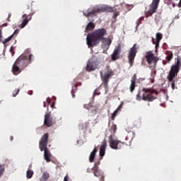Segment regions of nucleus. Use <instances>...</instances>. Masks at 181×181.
Returning a JSON list of instances; mask_svg holds the SVG:
<instances>
[{
	"instance_id": "1",
	"label": "nucleus",
	"mask_w": 181,
	"mask_h": 181,
	"mask_svg": "<svg viewBox=\"0 0 181 181\" xmlns=\"http://www.w3.org/2000/svg\"><path fill=\"white\" fill-rule=\"evenodd\" d=\"M107 35V30L105 28H99L86 37V43L89 47L97 46L100 42L104 39V36Z\"/></svg>"
},
{
	"instance_id": "2",
	"label": "nucleus",
	"mask_w": 181,
	"mask_h": 181,
	"mask_svg": "<svg viewBox=\"0 0 181 181\" xmlns=\"http://www.w3.org/2000/svg\"><path fill=\"white\" fill-rule=\"evenodd\" d=\"M181 67V57H177L175 58V64L171 66L170 70L168 73V76L167 77L168 81L172 82L171 88L173 90H175L176 86V80L174 78L177 76Z\"/></svg>"
},
{
	"instance_id": "3",
	"label": "nucleus",
	"mask_w": 181,
	"mask_h": 181,
	"mask_svg": "<svg viewBox=\"0 0 181 181\" xmlns=\"http://www.w3.org/2000/svg\"><path fill=\"white\" fill-rule=\"evenodd\" d=\"M104 12H114V8L110 6L97 5L92 8H88L86 12H83V16H86V18H90V16H97L98 13H103Z\"/></svg>"
},
{
	"instance_id": "4",
	"label": "nucleus",
	"mask_w": 181,
	"mask_h": 181,
	"mask_svg": "<svg viewBox=\"0 0 181 181\" xmlns=\"http://www.w3.org/2000/svg\"><path fill=\"white\" fill-rule=\"evenodd\" d=\"M47 144H49V134L45 133L41 137V139L39 142V148L41 152H43L44 151V158L46 162L49 163L52 160L50 159L52 158V153L47 148Z\"/></svg>"
},
{
	"instance_id": "5",
	"label": "nucleus",
	"mask_w": 181,
	"mask_h": 181,
	"mask_svg": "<svg viewBox=\"0 0 181 181\" xmlns=\"http://www.w3.org/2000/svg\"><path fill=\"white\" fill-rule=\"evenodd\" d=\"M103 73V71H100V78L105 87V93H108V83L110 81L109 80L110 77H112V76H114V71H112L110 65H106L104 69Z\"/></svg>"
},
{
	"instance_id": "6",
	"label": "nucleus",
	"mask_w": 181,
	"mask_h": 181,
	"mask_svg": "<svg viewBox=\"0 0 181 181\" xmlns=\"http://www.w3.org/2000/svg\"><path fill=\"white\" fill-rule=\"evenodd\" d=\"M141 91L143 92L142 94V100L143 101H148V103H152L154 100H156V97L153 95H158L159 93L158 90L152 88H143Z\"/></svg>"
},
{
	"instance_id": "7",
	"label": "nucleus",
	"mask_w": 181,
	"mask_h": 181,
	"mask_svg": "<svg viewBox=\"0 0 181 181\" xmlns=\"http://www.w3.org/2000/svg\"><path fill=\"white\" fill-rule=\"evenodd\" d=\"M109 145L111 148V149H122L124 145L126 144L124 142H122L118 139H114V136L111 134L109 136Z\"/></svg>"
},
{
	"instance_id": "8",
	"label": "nucleus",
	"mask_w": 181,
	"mask_h": 181,
	"mask_svg": "<svg viewBox=\"0 0 181 181\" xmlns=\"http://www.w3.org/2000/svg\"><path fill=\"white\" fill-rule=\"evenodd\" d=\"M136 53H138V47L136 44H134L133 47L130 48L127 54V59L130 67L134 66V62L135 60V57H136Z\"/></svg>"
},
{
	"instance_id": "9",
	"label": "nucleus",
	"mask_w": 181,
	"mask_h": 181,
	"mask_svg": "<svg viewBox=\"0 0 181 181\" xmlns=\"http://www.w3.org/2000/svg\"><path fill=\"white\" fill-rule=\"evenodd\" d=\"M98 64H100L98 59L95 57H92V58L88 61L86 64V71H94V70H97Z\"/></svg>"
},
{
	"instance_id": "10",
	"label": "nucleus",
	"mask_w": 181,
	"mask_h": 181,
	"mask_svg": "<svg viewBox=\"0 0 181 181\" xmlns=\"http://www.w3.org/2000/svg\"><path fill=\"white\" fill-rule=\"evenodd\" d=\"M145 59L148 64H156L158 63V57H155V54L152 51H148L146 52Z\"/></svg>"
},
{
	"instance_id": "11",
	"label": "nucleus",
	"mask_w": 181,
	"mask_h": 181,
	"mask_svg": "<svg viewBox=\"0 0 181 181\" xmlns=\"http://www.w3.org/2000/svg\"><path fill=\"white\" fill-rule=\"evenodd\" d=\"M15 63L18 64L19 67L24 69V67H27L28 64H29V59H28V56L21 55L17 59Z\"/></svg>"
},
{
	"instance_id": "12",
	"label": "nucleus",
	"mask_w": 181,
	"mask_h": 181,
	"mask_svg": "<svg viewBox=\"0 0 181 181\" xmlns=\"http://www.w3.org/2000/svg\"><path fill=\"white\" fill-rule=\"evenodd\" d=\"M56 124V120H54L53 119V117H52V116L50 115V112L46 113L45 115V119H44V125H45V127H53V125Z\"/></svg>"
},
{
	"instance_id": "13",
	"label": "nucleus",
	"mask_w": 181,
	"mask_h": 181,
	"mask_svg": "<svg viewBox=\"0 0 181 181\" xmlns=\"http://www.w3.org/2000/svg\"><path fill=\"white\" fill-rule=\"evenodd\" d=\"M159 2H160V0H153L152 3L149 5V9L148 11L149 16H152V14L156 12V9L159 6Z\"/></svg>"
},
{
	"instance_id": "14",
	"label": "nucleus",
	"mask_w": 181,
	"mask_h": 181,
	"mask_svg": "<svg viewBox=\"0 0 181 181\" xmlns=\"http://www.w3.org/2000/svg\"><path fill=\"white\" fill-rule=\"evenodd\" d=\"M121 45H119L115 47V49L113 51V53L111 55V59L112 62H115V60H118L119 59V54H121Z\"/></svg>"
},
{
	"instance_id": "15",
	"label": "nucleus",
	"mask_w": 181,
	"mask_h": 181,
	"mask_svg": "<svg viewBox=\"0 0 181 181\" xmlns=\"http://www.w3.org/2000/svg\"><path fill=\"white\" fill-rule=\"evenodd\" d=\"M33 16V13H30V14H23V22L21 24V28L23 29V28H25V26H26V25H28V23H29V21H30L32 19V16Z\"/></svg>"
},
{
	"instance_id": "16",
	"label": "nucleus",
	"mask_w": 181,
	"mask_h": 181,
	"mask_svg": "<svg viewBox=\"0 0 181 181\" xmlns=\"http://www.w3.org/2000/svg\"><path fill=\"white\" fill-rule=\"evenodd\" d=\"M112 41L110 38H104L102 40V47L103 49H106V50H108L110 49V46L111 45V43Z\"/></svg>"
},
{
	"instance_id": "17",
	"label": "nucleus",
	"mask_w": 181,
	"mask_h": 181,
	"mask_svg": "<svg viewBox=\"0 0 181 181\" xmlns=\"http://www.w3.org/2000/svg\"><path fill=\"white\" fill-rule=\"evenodd\" d=\"M107 148V140L104 139L102 142V145L100 147V156L103 158L105 155V149Z\"/></svg>"
},
{
	"instance_id": "18",
	"label": "nucleus",
	"mask_w": 181,
	"mask_h": 181,
	"mask_svg": "<svg viewBox=\"0 0 181 181\" xmlns=\"http://www.w3.org/2000/svg\"><path fill=\"white\" fill-rule=\"evenodd\" d=\"M92 170L95 177H100V176H103V173H101L100 170H98V165H97V163H95L94 166L92 168Z\"/></svg>"
},
{
	"instance_id": "19",
	"label": "nucleus",
	"mask_w": 181,
	"mask_h": 181,
	"mask_svg": "<svg viewBox=\"0 0 181 181\" xmlns=\"http://www.w3.org/2000/svg\"><path fill=\"white\" fill-rule=\"evenodd\" d=\"M136 75L134 74L131 80V85L129 87V90L131 93H134V90H135V87H136Z\"/></svg>"
},
{
	"instance_id": "20",
	"label": "nucleus",
	"mask_w": 181,
	"mask_h": 181,
	"mask_svg": "<svg viewBox=\"0 0 181 181\" xmlns=\"http://www.w3.org/2000/svg\"><path fill=\"white\" fill-rule=\"evenodd\" d=\"M19 65L16 64V62L14 63V64L12 66V72L14 74V76H18L21 73V68H19Z\"/></svg>"
},
{
	"instance_id": "21",
	"label": "nucleus",
	"mask_w": 181,
	"mask_h": 181,
	"mask_svg": "<svg viewBox=\"0 0 181 181\" xmlns=\"http://www.w3.org/2000/svg\"><path fill=\"white\" fill-rule=\"evenodd\" d=\"M97 147H95L93 151L90 153L89 156V162L93 163L94 162V159H95V154L97 153Z\"/></svg>"
},
{
	"instance_id": "22",
	"label": "nucleus",
	"mask_w": 181,
	"mask_h": 181,
	"mask_svg": "<svg viewBox=\"0 0 181 181\" xmlns=\"http://www.w3.org/2000/svg\"><path fill=\"white\" fill-rule=\"evenodd\" d=\"M18 33L19 32L18 31V30H16L14 31V33L11 36H9L8 38L5 39L4 40L1 41L3 45L8 43V42H11V40H12V38L13 37V36H15V35H18Z\"/></svg>"
},
{
	"instance_id": "23",
	"label": "nucleus",
	"mask_w": 181,
	"mask_h": 181,
	"mask_svg": "<svg viewBox=\"0 0 181 181\" xmlns=\"http://www.w3.org/2000/svg\"><path fill=\"white\" fill-rule=\"evenodd\" d=\"M78 86H81V83H77L75 86H72V89L71 90L72 98H74L76 97V93H77V87Z\"/></svg>"
},
{
	"instance_id": "24",
	"label": "nucleus",
	"mask_w": 181,
	"mask_h": 181,
	"mask_svg": "<svg viewBox=\"0 0 181 181\" xmlns=\"http://www.w3.org/2000/svg\"><path fill=\"white\" fill-rule=\"evenodd\" d=\"M49 177H50V174L47 172H44L40 178V181H47L49 180Z\"/></svg>"
},
{
	"instance_id": "25",
	"label": "nucleus",
	"mask_w": 181,
	"mask_h": 181,
	"mask_svg": "<svg viewBox=\"0 0 181 181\" xmlns=\"http://www.w3.org/2000/svg\"><path fill=\"white\" fill-rule=\"evenodd\" d=\"M94 28H95V25L93 22H90L86 25L85 32H90V30H93Z\"/></svg>"
},
{
	"instance_id": "26",
	"label": "nucleus",
	"mask_w": 181,
	"mask_h": 181,
	"mask_svg": "<svg viewBox=\"0 0 181 181\" xmlns=\"http://www.w3.org/2000/svg\"><path fill=\"white\" fill-rule=\"evenodd\" d=\"M165 54H167L166 60L168 62V63L173 59V52L172 51H167Z\"/></svg>"
},
{
	"instance_id": "27",
	"label": "nucleus",
	"mask_w": 181,
	"mask_h": 181,
	"mask_svg": "<svg viewBox=\"0 0 181 181\" xmlns=\"http://www.w3.org/2000/svg\"><path fill=\"white\" fill-rule=\"evenodd\" d=\"M162 37H163L162 34L160 33H157L156 35V39L153 38L152 40L154 42H160V40H162Z\"/></svg>"
},
{
	"instance_id": "28",
	"label": "nucleus",
	"mask_w": 181,
	"mask_h": 181,
	"mask_svg": "<svg viewBox=\"0 0 181 181\" xmlns=\"http://www.w3.org/2000/svg\"><path fill=\"white\" fill-rule=\"evenodd\" d=\"M33 177V170H28L26 172V177L27 179H32Z\"/></svg>"
},
{
	"instance_id": "29",
	"label": "nucleus",
	"mask_w": 181,
	"mask_h": 181,
	"mask_svg": "<svg viewBox=\"0 0 181 181\" xmlns=\"http://www.w3.org/2000/svg\"><path fill=\"white\" fill-rule=\"evenodd\" d=\"M153 42V45H156V52H158V48L159 47V43H160V42H158V41H153L152 40Z\"/></svg>"
},
{
	"instance_id": "30",
	"label": "nucleus",
	"mask_w": 181,
	"mask_h": 181,
	"mask_svg": "<svg viewBox=\"0 0 181 181\" xmlns=\"http://www.w3.org/2000/svg\"><path fill=\"white\" fill-rule=\"evenodd\" d=\"M4 172H5V167H4V165H0V177H2Z\"/></svg>"
},
{
	"instance_id": "31",
	"label": "nucleus",
	"mask_w": 181,
	"mask_h": 181,
	"mask_svg": "<svg viewBox=\"0 0 181 181\" xmlns=\"http://www.w3.org/2000/svg\"><path fill=\"white\" fill-rule=\"evenodd\" d=\"M112 134H115L117 132V124H112L111 127Z\"/></svg>"
},
{
	"instance_id": "32",
	"label": "nucleus",
	"mask_w": 181,
	"mask_h": 181,
	"mask_svg": "<svg viewBox=\"0 0 181 181\" xmlns=\"http://www.w3.org/2000/svg\"><path fill=\"white\" fill-rule=\"evenodd\" d=\"M134 139V133H129L128 135L126 136V139Z\"/></svg>"
},
{
	"instance_id": "33",
	"label": "nucleus",
	"mask_w": 181,
	"mask_h": 181,
	"mask_svg": "<svg viewBox=\"0 0 181 181\" xmlns=\"http://www.w3.org/2000/svg\"><path fill=\"white\" fill-rule=\"evenodd\" d=\"M19 91H21L20 89H16L13 92V97H16L18 94H19Z\"/></svg>"
},
{
	"instance_id": "34",
	"label": "nucleus",
	"mask_w": 181,
	"mask_h": 181,
	"mask_svg": "<svg viewBox=\"0 0 181 181\" xmlns=\"http://www.w3.org/2000/svg\"><path fill=\"white\" fill-rule=\"evenodd\" d=\"M164 1V4H165V5H172L173 1L172 0H163Z\"/></svg>"
},
{
	"instance_id": "35",
	"label": "nucleus",
	"mask_w": 181,
	"mask_h": 181,
	"mask_svg": "<svg viewBox=\"0 0 181 181\" xmlns=\"http://www.w3.org/2000/svg\"><path fill=\"white\" fill-rule=\"evenodd\" d=\"M117 114H118L117 110H115L113 114L112 115V120L115 119V117H117Z\"/></svg>"
},
{
	"instance_id": "36",
	"label": "nucleus",
	"mask_w": 181,
	"mask_h": 181,
	"mask_svg": "<svg viewBox=\"0 0 181 181\" xmlns=\"http://www.w3.org/2000/svg\"><path fill=\"white\" fill-rule=\"evenodd\" d=\"M136 100H138L139 101H141V100H142V96H141V93H139L136 95Z\"/></svg>"
},
{
	"instance_id": "37",
	"label": "nucleus",
	"mask_w": 181,
	"mask_h": 181,
	"mask_svg": "<svg viewBox=\"0 0 181 181\" xmlns=\"http://www.w3.org/2000/svg\"><path fill=\"white\" fill-rule=\"evenodd\" d=\"M121 110H122V104H120L115 111H117L118 112L119 111H121Z\"/></svg>"
},
{
	"instance_id": "38",
	"label": "nucleus",
	"mask_w": 181,
	"mask_h": 181,
	"mask_svg": "<svg viewBox=\"0 0 181 181\" xmlns=\"http://www.w3.org/2000/svg\"><path fill=\"white\" fill-rule=\"evenodd\" d=\"M94 94L96 95H100V94H101V93H100V90L99 89H96L94 91Z\"/></svg>"
},
{
	"instance_id": "39",
	"label": "nucleus",
	"mask_w": 181,
	"mask_h": 181,
	"mask_svg": "<svg viewBox=\"0 0 181 181\" xmlns=\"http://www.w3.org/2000/svg\"><path fill=\"white\" fill-rule=\"evenodd\" d=\"M33 57V54H30L29 57L28 58V63H32V57Z\"/></svg>"
},
{
	"instance_id": "40",
	"label": "nucleus",
	"mask_w": 181,
	"mask_h": 181,
	"mask_svg": "<svg viewBox=\"0 0 181 181\" xmlns=\"http://www.w3.org/2000/svg\"><path fill=\"white\" fill-rule=\"evenodd\" d=\"M119 16V12L116 11V12L114 13L113 18L115 19V18H117V16Z\"/></svg>"
},
{
	"instance_id": "41",
	"label": "nucleus",
	"mask_w": 181,
	"mask_h": 181,
	"mask_svg": "<svg viewBox=\"0 0 181 181\" xmlns=\"http://www.w3.org/2000/svg\"><path fill=\"white\" fill-rule=\"evenodd\" d=\"M104 180H105L104 175H102L100 177V181H104Z\"/></svg>"
},
{
	"instance_id": "42",
	"label": "nucleus",
	"mask_w": 181,
	"mask_h": 181,
	"mask_svg": "<svg viewBox=\"0 0 181 181\" xmlns=\"http://www.w3.org/2000/svg\"><path fill=\"white\" fill-rule=\"evenodd\" d=\"M0 42H2V30H0Z\"/></svg>"
},
{
	"instance_id": "43",
	"label": "nucleus",
	"mask_w": 181,
	"mask_h": 181,
	"mask_svg": "<svg viewBox=\"0 0 181 181\" xmlns=\"http://www.w3.org/2000/svg\"><path fill=\"white\" fill-rule=\"evenodd\" d=\"M11 16H12V15L11 13H9L8 16V22L10 21L9 19H10Z\"/></svg>"
},
{
	"instance_id": "44",
	"label": "nucleus",
	"mask_w": 181,
	"mask_h": 181,
	"mask_svg": "<svg viewBox=\"0 0 181 181\" xmlns=\"http://www.w3.org/2000/svg\"><path fill=\"white\" fill-rule=\"evenodd\" d=\"M83 107H84L86 110H88V105H84Z\"/></svg>"
},
{
	"instance_id": "45",
	"label": "nucleus",
	"mask_w": 181,
	"mask_h": 181,
	"mask_svg": "<svg viewBox=\"0 0 181 181\" xmlns=\"http://www.w3.org/2000/svg\"><path fill=\"white\" fill-rule=\"evenodd\" d=\"M178 8H181V0L180 1L178 5H177Z\"/></svg>"
},
{
	"instance_id": "46",
	"label": "nucleus",
	"mask_w": 181,
	"mask_h": 181,
	"mask_svg": "<svg viewBox=\"0 0 181 181\" xmlns=\"http://www.w3.org/2000/svg\"><path fill=\"white\" fill-rule=\"evenodd\" d=\"M10 52H11V53H12V52H13V47H11L10 48Z\"/></svg>"
},
{
	"instance_id": "47",
	"label": "nucleus",
	"mask_w": 181,
	"mask_h": 181,
	"mask_svg": "<svg viewBox=\"0 0 181 181\" xmlns=\"http://www.w3.org/2000/svg\"><path fill=\"white\" fill-rule=\"evenodd\" d=\"M47 102L48 103V104H50V98H47Z\"/></svg>"
},
{
	"instance_id": "48",
	"label": "nucleus",
	"mask_w": 181,
	"mask_h": 181,
	"mask_svg": "<svg viewBox=\"0 0 181 181\" xmlns=\"http://www.w3.org/2000/svg\"><path fill=\"white\" fill-rule=\"evenodd\" d=\"M51 107H52V108H54V103H52Z\"/></svg>"
},
{
	"instance_id": "49",
	"label": "nucleus",
	"mask_w": 181,
	"mask_h": 181,
	"mask_svg": "<svg viewBox=\"0 0 181 181\" xmlns=\"http://www.w3.org/2000/svg\"><path fill=\"white\" fill-rule=\"evenodd\" d=\"M10 141H13V136H10Z\"/></svg>"
},
{
	"instance_id": "50",
	"label": "nucleus",
	"mask_w": 181,
	"mask_h": 181,
	"mask_svg": "<svg viewBox=\"0 0 181 181\" xmlns=\"http://www.w3.org/2000/svg\"><path fill=\"white\" fill-rule=\"evenodd\" d=\"M87 173H91V171H90V168L87 169Z\"/></svg>"
},
{
	"instance_id": "51",
	"label": "nucleus",
	"mask_w": 181,
	"mask_h": 181,
	"mask_svg": "<svg viewBox=\"0 0 181 181\" xmlns=\"http://www.w3.org/2000/svg\"><path fill=\"white\" fill-rule=\"evenodd\" d=\"M14 54H15V52L13 51V52H11V56H13Z\"/></svg>"
},
{
	"instance_id": "52",
	"label": "nucleus",
	"mask_w": 181,
	"mask_h": 181,
	"mask_svg": "<svg viewBox=\"0 0 181 181\" xmlns=\"http://www.w3.org/2000/svg\"><path fill=\"white\" fill-rule=\"evenodd\" d=\"M163 64L165 66L166 64V62L165 61H163Z\"/></svg>"
},
{
	"instance_id": "53",
	"label": "nucleus",
	"mask_w": 181,
	"mask_h": 181,
	"mask_svg": "<svg viewBox=\"0 0 181 181\" xmlns=\"http://www.w3.org/2000/svg\"><path fill=\"white\" fill-rule=\"evenodd\" d=\"M44 107H46V102H44Z\"/></svg>"
},
{
	"instance_id": "54",
	"label": "nucleus",
	"mask_w": 181,
	"mask_h": 181,
	"mask_svg": "<svg viewBox=\"0 0 181 181\" xmlns=\"http://www.w3.org/2000/svg\"><path fill=\"white\" fill-rule=\"evenodd\" d=\"M173 4V8H175V4H173V3H172Z\"/></svg>"
},
{
	"instance_id": "55",
	"label": "nucleus",
	"mask_w": 181,
	"mask_h": 181,
	"mask_svg": "<svg viewBox=\"0 0 181 181\" xmlns=\"http://www.w3.org/2000/svg\"><path fill=\"white\" fill-rule=\"evenodd\" d=\"M86 125H88V123L86 122Z\"/></svg>"
},
{
	"instance_id": "56",
	"label": "nucleus",
	"mask_w": 181,
	"mask_h": 181,
	"mask_svg": "<svg viewBox=\"0 0 181 181\" xmlns=\"http://www.w3.org/2000/svg\"><path fill=\"white\" fill-rule=\"evenodd\" d=\"M151 83H153V80L151 81Z\"/></svg>"
}]
</instances>
